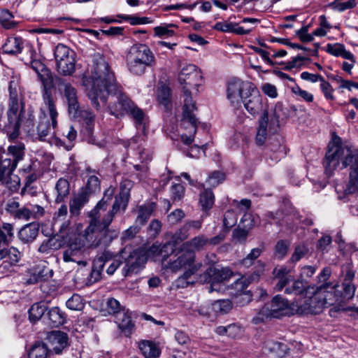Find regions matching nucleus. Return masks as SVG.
Listing matches in <instances>:
<instances>
[{
    "mask_svg": "<svg viewBox=\"0 0 358 358\" xmlns=\"http://www.w3.org/2000/svg\"><path fill=\"white\" fill-rule=\"evenodd\" d=\"M114 193L113 188L107 189L103 198L88 213L91 220L87 227L85 235L92 246L110 245L118 237L119 231L109 229V226L116 214L120 211L122 213L125 212L129 198L124 196V194L115 195L111 210L105 213L113 200Z\"/></svg>",
    "mask_w": 358,
    "mask_h": 358,
    "instance_id": "nucleus-1",
    "label": "nucleus"
},
{
    "mask_svg": "<svg viewBox=\"0 0 358 358\" xmlns=\"http://www.w3.org/2000/svg\"><path fill=\"white\" fill-rule=\"evenodd\" d=\"M92 63L89 75H84L83 77V84L92 106L99 110L101 106L99 99L105 100L106 91L117 83L114 72L103 55L94 54Z\"/></svg>",
    "mask_w": 358,
    "mask_h": 358,
    "instance_id": "nucleus-2",
    "label": "nucleus"
},
{
    "mask_svg": "<svg viewBox=\"0 0 358 358\" xmlns=\"http://www.w3.org/2000/svg\"><path fill=\"white\" fill-rule=\"evenodd\" d=\"M341 163L342 169H348V181L344 189L345 195L358 192V151L348 146L333 145L326 153L323 165L325 173L331 176Z\"/></svg>",
    "mask_w": 358,
    "mask_h": 358,
    "instance_id": "nucleus-3",
    "label": "nucleus"
},
{
    "mask_svg": "<svg viewBox=\"0 0 358 358\" xmlns=\"http://www.w3.org/2000/svg\"><path fill=\"white\" fill-rule=\"evenodd\" d=\"M9 102L7 112L8 120V136L11 141L15 140L20 135L21 122L25 117L23 96L17 81L12 80L8 85Z\"/></svg>",
    "mask_w": 358,
    "mask_h": 358,
    "instance_id": "nucleus-4",
    "label": "nucleus"
},
{
    "mask_svg": "<svg viewBox=\"0 0 358 358\" xmlns=\"http://www.w3.org/2000/svg\"><path fill=\"white\" fill-rule=\"evenodd\" d=\"M147 262V256L141 250H133L131 247L126 246L120 251L117 259L112 260L106 269V273L113 275L115 271L124 264L122 268V274L124 277L138 273Z\"/></svg>",
    "mask_w": 358,
    "mask_h": 358,
    "instance_id": "nucleus-5",
    "label": "nucleus"
},
{
    "mask_svg": "<svg viewBox=\"0 0 358 358\" xmlns=\"http://www.w3.org/2000/svg\"><path fill=\"white\" fill-rule=\"evenodd\" d=\"M126 63L130 73L141 76L145 73L148 68L155 65L156 59L148 45L138 43L129 48L126 55Z\"/></svg>",
    "mask_w": 358,
    "mask_h": 358,
    "instance_id": "nucleus-6",
    "label": "nucleus"
},
{
    "mask_svg": "<svg viewBox=\"0 0 358 358\" xmlns=\"http://www.w3.org/2000/svg\"><path fill=\"white\" fill-rule=\"evenodd\" d=\"M87 228L83 231L81 236L72 239L67 248L63 252V260L65 262H73L81 266L87 264L86 258L90 255V250L92 249H106L109 245L92 246V243L87 239L85 232Z\"/></svg>",
    "mask_w": 358,
    "mask_h": 358,
    "instance_id": "nucleus-7",
    "label": "nucleus"
},
{
    "mask_svg": "<svg viewBox=\"0 0 358 358\" xmlns=\"http://www.w3.org/2000/svg\"><path fill=\"white\" fill-rule=\"evenodd\" d=\"M50 118L45 113L43 108H40V115L35 126V118L32 111L25 114V117L21 122L20 128L31 135H37L40 141H45L47 137L54 134V129L57 125H53L50 122Z\"/></svg>",
    "mask_w": 358,
    "mask_h": 358,
    "instance_id": "nucleus-8",
    "label": "nucleus"
},
{
    "mask_svg": "<svg viewBox=\"0 0 358 358\" xmlns=\"http://www.w3.org/2000/svg\"><path fill=\"white\" fill-rule=\"evenodd\" d=\"M291 303L280 295L273 298L271 302L266 303L259 310L252 322L259 324L271 318H280L284 316L292 315Z\"/></svg>",
    "mask_w": 358,
    "mask_h": 358,
    "instance_id": "nucleus-9",
    "label": "nucleus"
},
{
    "mask_svg": "<svg viewBox=\"0 0 358 358\" xmlns=\"http://www.w3.org/2000/svg\"><path fill=\"white\" fill-rule=\"evenodd\" d=\"M106 92L105 100L100 101L105 104L108 99L110 113L116 117L123 116L133 106L134 102L122 92L120 85L109 88Z\"/></svg>",
    "mask_w": 358,
    "mask_h": 358,
    "instance_id": "nucleus-10",
    "label": "nucleus"
},
{
    "mask_svg": "<svg viewBox=\"0 0 358 358\" xmlns=\"http://www.w3.org/2000/svg\"><path fill=\"white\" fill-rule=\"evenodd\" d=\"M57 69L63 76H71L75 71V52L63 44H58L54 52Z\"/></svg>",
    "mask_w": 358,
    "mask_h": 358,
    "instance_id": "nucleus-11",
    "label": "nucleus"
},
{
    "mask_svg": "<svg viewBox=\"0 0 358 358\" xmlns=\"http://www.w3.org/2000/svg\"><path fill=\"white\" fill-rule=\"evenodd\" d=\"M24 145L22 143L8 148L7 153L0 157V175L1 173L3 174L13 172L19 162L24 158Z\"/></svg>",
    "mask_w": 358,
    "mask_h": 358,
    "instance_id": "nucleus-12",
    "label": "nucleus"
},
{
    "mask_svg": "<svg viewBox=\"0 0 358 358\" xmlns=\"http://www.w3.org/2000/svg\"><path fill=\"white\" fill-rule=\"evenodd\" d=\"M202 266V263L196 261V254L187 250H181L178 257L170 262L168 268L173 272L181 270L186 273H196Z\"/></svg>",
    "mask_w": 358,
    "mask_h": 358,
    "instance_id": "nucleus-13",
    "label": "nucleus"
},
{
    "mask_svg": "<svg viewBox=\"0 0 358 358\" xmlns=\"http://www.w3.org/2000/svg\"><path fill=\"white\" fill-rule=\"evenodd\" d=\"M76 114H69L74 118H80L83 122L82 133L85 140L91 144L102 147L104 145L103 141H99L94 136V125L95 115L89 110L81 109L80 106L78 108Z\"/></svg>",
    "mask_w": 358,
    "mask_h": 358,
    "instance_id": "nucleus-14",
    "label": "nucleus"
},
{
    "mask_svg": "<svg viewBox=\"0 0 358 358\" xmlns=\"http://www.w3.org/2000/svg\"><path fill=\"white\" fill-rule=\"evenodd\" d=\"M252 87L251 83H245L236 78L232 79L228 83L227 98L234 106H238Z\"/></svg>",
    "mask_w": 358,
    "mask_h": 358,
    "instance_id": "nucleus-15",
    "label": "nucleus"
},
{
    "mask_svg": "<svg viewBox=\"0 0 358 358\" xmlns=\"http://www.w3.org/2000/svg\"><path fill=\"white\" fill-rule=\"evenodd\" d=\"M56 82L59 90L66 99L69 114H76L78 113V108L80 106L76 89L63 78H57Z\"/></svg>",
    "mask_w": 358,
    "mask_h": 358,
    "instance_id": "nucleus-16",
    "label": "nucleus"
},
{
    "mask_svg": "<svg viewBox=\"0 0 358 358\" xmlns=\"http://www.w3.org/2000/svg\"><path fill=\"white\" fill-rule=\"evenodd\" d=\"M242 102L246 110L254 117L267 110L266 105L263 103L262 96L254 87L249 92H248Z\"/></svg>",
    "mask_w": 358,
    "mask_h": 358,
    "instance_id": "nucleus-17",
    "label": "nucleus"
},
{
    "mask_svg": "<svg viewBox=\"0 0 358 358\" xmlns=\"http://www.w3.org/2000/svg\"><path fill=\"white\" fill-rule=\"evenodd\" d=\"M233 275V273L229 268H217L209 267L199 276V280L202 283L210 282L209 292L213 291V284L222 282L228 280Z\"/></svg>",
    "mask_w": 358,
    "mask_h": 358,
    "instance_id": "nucleus-18",
    "label": "nucleus"
},
{
    "mask_svg": "<svg viewBox=\"0 0 358 358\" xmlns=\"http://www.w3.org/2000/svg\"><path fill=\"white\" fill-rule=\"evenodd\" d=\"M20 259V252L15 248L0 250V273L6 274L15 271Z\"/></svg>",
    "mask_w": 358,
    "mask_h": 358,
    "instance_id": "nucleus-19",
    "label": "nucleus"
},
{
    "mask_svg": "<svg viewBox=\"0 0 358 358\" xmlns=\"http://www.w3.org/2000/svg\"><path fill=\"white\" fill-rule=\"evenodd\" d=\"M202 79L201 71L194 64H187L180 70L178 80L181 85L195 87L197 88Z\"/></svg>",
    "mask_w": 358,
    "mask_h": 358,
    "instance_id": "nucleus-20",
    "label": "nucleus"
},
{
    "mask_svg": "<svg viewBox=\"0 0 358 358\" xmlns=\"http://www.w3.org/2000/svg\"><path fill=\"white\" fill-rule=\"evenodd\" d=\"M322 288L321 291V299L325 308L342 301L341 291L338 290V285L333 282L323 283L315 286V288Z\"/></svg>",
    "mask_w": 358,
    "mask_h": 358,
    "instance_id": "nucleus-21",
    "label": "nucleus"
},
{
    "mask_svg": "<svg viewBox=\"0 0 358 358\" xmlns=\"http://www.w3.org/2000/svg\"><path fill=\"white\" fill-rule=\"evenodd\" d=\"M45 343L50 351L59 354L68 346L69 336L65 332L61 331H52L49 332L45 338Z\"/></svg>",
    "mask_w": 358,
    "mask_h": 358,
    "instance_id": "nucleus-22",
    "label": "nucleus"
},
{
    "mask_svg": "<svg viewBox=\"0 0 358 358\" xmlns=\"http://www.w3.org/2000/svg\"><path fill=\"white\" fill-rule=\"evenodd\" d=\"M184 96L183 119L189 122L194 127V132L196 131L198 120L193 113L196 110L195 101H193L191 92L185 86L182 87Z\"/></svg>",
    "mask_w": 358,
    "mask_h": 358,
    "instance_id": "nucleus-23",
    "label": "nucleus"
},
{
    "mask_svg": "<svg viewBox=\"0 0 358 358\" xmlns=\"http://www.w3.org/2000/svg\"><path fill=\"white\" fill-rule=\"evenodd\" d=\"M112 260V254L104 251L101 256L97 257L93 261L92 271L89 276V281L94 283L102 278L103 271L106 264Z\"/></svg>",
    "mask_w": 358,
    "mask_h": 358,
    "instance_id": "nucleus-24",
    "label": "nucleus"
},
{
    "mask_svg": "<svg viewBox=\"0 0 358 358\" xmlns=\"http://www.w3.org/2000/svg\"><path fill=\"white\" fill-rule=\"evenodd\" d=\"M203 222V217L197 220H187L173 235V239L175 243L187 239L191 234V230H194L195 232L199 231L202 227Z\"/></svg>",
    "mask_w": 358,
    "mask_h": 358,
    "instance_id": "nucleus-25",
    "label": "nucleus"
},
{
    "mask_svg": "<svg viewBox=\"0 0 358 358\" xmlns=\"http://www.w3.org/2000/svg\"><path fill=\"white\" fill-rule=\"evenodd\" d=\"M249 221L250 223L244 224L243 228L237 227L233 230L231 240L235 243H245L246 242L249 230L254 226V222L251 215H244L241 219V222Z\"/></svg>",
    "mask_w": 358,
    "mask_h": 358,
    "instance_id": "nucleus-26",
    "label": "nucleus"
},
{
    "mask_svg": "<svg viewBox=\"0 0 358 358\" xmlns=\"http://www.w3.org/2000/svg\"><path fill=\"white\" fill-rule=\"evenodd\" d=\"M309 289L311 290L308 294H312L311 296L308 297L309 301V309L310 315H317L322 312L325 306L321 299V288H315V285H313Z\"/></svg>",
    "mask_w": 358,
    "mask_h": 358,
    "instance_id": "nucleus-27",
    "label": "nucleus"
},
{
    "mask_svg": "<svg viewBox=\"0 0 358 358\" xmlns=\"http://www.w3.org/2000/svg\"><path fill=\"white\" fill-rule=\"evenodd\" d=\"M39 224L31 222L22 227L18 232V238L23 243L29 244L32 243L38 236Z\"/></svg>",
    "mask_w": 358,
    "mask_h": 358,
    "instance_id": "nucleus-28",
    "label": "nucleus"
},
{
    "mask_svg": "<svg viewBox=\"0 0 358 358\" xmlns=\"http://www.w3.org/2000/svg\"><path fill=\"white\" fill-rule=\"evenodd\" d=\"M207 241H208V238L205 234H199L183 243L181 245V250L194 253L203 250L207 245Z\"/></svg>",
    "mask_w": 358,
    "mask_h": 358,
    "instance_id": "nucleus-29",
    "label": "nucleus"
},
{
    "mask_svg": "<svg viewBox=\"0 0 358 358\" xmlns=\"http://www.w3.org/2000/svg\"><path fill=\"white\" fill-rule=\"evenodd\" d=\"M42 99L44 106L41 107V108H43L45 113H46V111L49 113L50 120L52 122V124L57 125L58 113L56 108L55 99L53 97L52 93L47 92H43Z\"/></svg>",
    "mask_w": 358,
    "mask_h": 358,
    "instance_id": "nucleus-30",
    "label": "nucleus"
},
{
    "mask_svg": "<svg viewBox=\"0 0 358 358\" xmlns=\"http://www.w3.org/2000/svg\"><path fill=\"white\" fill-rule=\"evenodd\" d=\"M213 29L220 31L234 33L238 35L248 34L252 31L251 28L244 29L236 23L227 21L217 22L213 26Z\"/></svg>",
    "mask_w": 358,
    "mask_h": 358,
    "instance_id": "nucleus-31",
    "label": "nucleus"
},
{
    "mask_svg": "<svg viewBox=\"0 0 358 358\" xmlns=\"http://www.w3.org/2000/svg\"><path fill=\"white\" fill-rule=\"evenodd\" d=\"M115 318L121 331L125 336H129L134 329V324L131 320V316L124 310H122V313H118Z\"/></svg>",
    "mask_w": 358,
    "mask_h": 358,
    "instance_id": "nucleus-32",
    "label": "nucleus"
},
{
    "mask_svg": "<svg viewBox=\"0 0 358 358\" xmlns=\"http://www.w3.org/2000/svg\"><path fill=\"white\" fill-rule=\"evenodd\" d=\"M241 264L245 268H249L253 264H255V270L247 278V280L249 283L257 281L259 279V277L264 272L265 264L260 260H258L255 263L250 258L246 257L241 260Z\"/></svg>",
    "mask_w": 358,
    "mask_h": 358,
    "instance_id": "nucleus-33",
    "label": "nucleus"
},
{
    "mask_svg": "<svg viewBox=\"0 0 358 358\" xmlns=\"http://www.w3.org/2000/svg\"><path fill=\"white\" fill-rule=\"evenodd\" d=\"M310 287H313V285H308L307 282L303 280H295L293 278V281L286 287L285 293L296 296H306L311 290V289H309Z\"/></svg>",
    "mask_w": 358,
    "mask_h": 358,
    "instance_id": "nucleus-34",
    "label": "nucleus"
},
{
    "mask_svg": "<svg viewBox=\"0 0 358 358\" xmlns=\"http://www.w3.org/2000/svg\"><path fill=\"white\" fill-rule=\"evenodd\" d=\"M279 117L280 114L278 108H275L274 118H271V120L268 118V111L266 110L262 113V115L259 120V127H263V129H266L271 132H275L276 131V128L278 127Z\"/></svg>",
    "mask_w": 358,
    "mask_h": 358,
    "instance_id": "nucleus-35",
    "label": "nucleus"
},
{
    "mask_svg": "<svg viewBox=\"0 0 358 358\" xmlns=\"http://www.w3.org/2000/svg\"><path fill=\"white\" fill-rule=\"evenodd\" d=\"M88 196L85 193H81L78 191L76 195L69 201V211L71 216H78L80 214L81 209L89 201Z\"/></svg>",
    "mask_w": 358,
    "mask_h": 358,
    "instance_id": "nucleus-36",
    "label": "nucleus"
},
{
    "mask_svg": "<svg viewBox=\"0 0 358 358\" xmlns=\"http://www.w3.org/2000/svg\"><path fill=\"white\" fill-rule=\"evenodd\" d=\"M156 203L153 201L148 202L138 206V216L136 222L141 225L145 224L156 208Z\"/></svg>",
    "mask_w": 358,
    "mask_h": 358,
    "instance_id": "nucleus-37",
    "label": "nucleus"
},
{
    "mask_svg": "<svg viewBox=\"0 0 358 358\" xmlns=\"http://www.w3.org/2000/svg\"><path fill=\"white\" fill-rule=\"evenodd\" d=\"M55 188L57 192L55 202L57 203L64 202L70 194V183L69 180L64 178H60L56 182Z\"/></svg>",
    "mask_w": 358,
    "mask_h": 358,
    "instance_id": "nucleus-38",
    "label": "nucleus"
},
{
    "mask_svg": "<svg viewBox=\"0 0 358 358\" xmlns=\"http://www.w3.org/2000/svg\"><path fill=\"white\" fill-rule=\"evenodd\" d=\"M139 349L145 358H157L161 353L156 343L150 341H141Z\"/></svg>",
    "mask_w": 358,
    "mask_h": 358,
    "instance_id": "nucleus-39",
    "label": "nucleus"
},
{
    "mask_svg": "<svg viewBox=\"0 0 358 358\" xmlns=\"http://www.w3.org/2000/svg\"><path fill=\"white\" fill-rule=\"evenodd\" d=\"M50 350L47 344L42 341L36 342L28 353L29 358H47Z\"/></svg>",
    "mask_w": 358,
    "mask_h": 358,
    "instance_id": "nucleus-40",
    "label": "nucleus"
},
{
    "mask_svg": "<svg viewBox=\"0 0 358 358\" xmlns=\"http://www.w3.org/2000/svg\"><path fill=\"white\" fill-rule=\"evenodd\" d=\"M49 324L53 327H57L65 322L64 313L58 307L51 308L47 313Z\"/></svg>",
    "mask_w": 358,
    "mask_h": 358,
    "instance_id": "nucleus-41",
    "label": "nucleus"
},
{
    "mask_svg": "<svg viewBox=\"0 0 358 358\" xmlns=\"http://www.w3.org/2000/svg\"><path fill=\"white\" fill-rule=\"evenodd\" d=\"M101 189L100 180L96 176H90L84 187L79 189L81 193H85L86 196L90 197L91 195L99 192Z\"/></svg>",
    "mask_w": 358,
    "mask_h": 358,
    "instance_id": "nucleus-42",
    "label": "nucleus"
},
{
    "mask_svg": "<svg viewBox=\"0 0 358 358\" xmlns=\"http://www.w3.org/2000/svg\"><path fill=\"white\" fill-rule=\"evenodd\" d=\"M22 38H8L3 45V52L8 55H17L22 50Z\"/></svg>",
    "mask_w": 358,
    "mask_h": 358,
    "instance_id": "nucleus-43",
    "label": "nucleus"
},
{
    "mask_svg": "<svg viewBox=\"0 0 358 358\" xmlns=\"http://www.w3.org/2000/svg\"><path fill=\"white\" fill-rule=\"evenodd\" d=\"M157 101L159 104L164 106L166 110L171 108V89L168 86L162 85L158 87Z\"/></svg>",
    "mask_w": 358,
    "mask_h": 358,
    "instance_id": "nucleus-44",
    "label": "nucleus"
},
{
    "mask_svg": "<svg viewBox=\"0 0 358 358\" xmlns=\"http://www.w3.org/2000/svg\"><path fill=\"white\" fill-rule=\"evenodd\" d=\"M13 238V226L10 223H3L0 227V250L4 249L3 245H8Z\"/></svg>",
    "mask_w": 358,
    "mask_h": 358,
    "instance_id": "nucleus-45",
    "label": "nucleus"
},
{
    "mask_svg": "<svg viewBox=\"0 0 358 358\" xmlns=\"http://www.w3.org/2000/svg\"><path fill=\"white\" fill-rule=\"evenodd\" d=\"M305 296L303 299L296 300L291 303L292 315L310 314L308 297L307 295Z\"/></svg>",
    "mask_w": 358,
    "mask_h": 358,
    "instance_id": "nucleus-46",
    "label": "nucleus"
},
{
    "mask_svg": "<svg viewBox=\"0 0 358 358\" xmlns=\"http://www.w3.org/2000/svg\"><path fill=\"white\" fill-rule=\"evenodd\" d=\"M264 346L266 349L280 357H284L289 350L287 345L274 341H267Z\"/></svg>",
    "mask_w": 358,
    "mask_h": 358,
    "instance_id": "nucleus-47",
    "label": "nucleus"
},
{
    "mask_svg": "<svg viewBox=\"0 0 358 358\" xmlns=\"http://www.w3.org/2000/svg\"><path fill=\"white\" fill-rule=\"evenodd\" d=\"M38 76L43 86L42 93L45 92H52V89L54 86V79L51 71L49 69H43V71H42V72H41Z\"/></svg>",
    "mask_w": 358,
    "mask_h": 358,
    "instance_id": "nucleus-48",
    "label": "nucleus"
},
{
    "mask_svg": "<svg viewBox=\"0 0 358 358\" xmlns=\"http://www.w3.org/2000/svg\"><path fill=\"white\" fill-rule=\"evenodd\" d=\"M47 310V307L44 303H34L29 310V318L31 322L38 321Z\"/></svg>",
    "mask_w": 358,
    "mask_h": 358,
    "instance_id": "nucleus-49",
    "label": "nucleus"
},
{
    "mask_svg": "<svg viewBox=\"0 0 358 358\" xmlns=\"http://www.w3.org/2000/svg\"><path fill=\"white\" fill-rule=\"evenodd\" d=\"M215 201V196L210 189H205L200 194L199 203L203 210L210 209Z\"/></svg>",
    "mask_w": 358,
    "mask_h": 358,
    "instance_id": "nucleus-50",
    "label": "nucleus"
},
{
    "mask_svg": "<svg viewBox=\"0 0 358 358\" xmlns=\"http://www.w3.org/2000/svg\"><path fill=\"white\" fill-rule=\"evenodd\" d=\"M236 222L237 215L235 211L232 210H227L224 215L222 231L228 233L229 229L236 224Z\"/></svg>",
    "mask_w": 358,
    "mask_h": 358,
    "instance_id": "nucleus-51",
    "label": "nucleus"
},
{
    "mask_svg": "<svg viewBox=\"0 0 358 358\" xmlns=\"http://www.w3.org/2000/svg\"><path fill=\"white\" fill-rule=\"evenodd\" d=\"M290 247V243L286 240L278 241L274 249V256L278 259H282L287 254Z\"/></svg>",
    "mask_w": 358,
    "mask_h": 358,
    "instance_id": "nucleus-52",
    "label": "nucleus"
},
{
    "mask_svg": "<svg viewBox=\"0 0 358 358\" xmlns=\"http://www.w3.org/2000/svg\"><path fill=\"white\" fill-rule=\"evenodd\" d=\"M213 309L217 313L225 314L232 308V303L229 299L217 300L213 304Z\"/></svg>",
    "mask_w": 358,
    "mask_h": 358,
    "instance_id": "nucleus-53",
    "label": "nucleus"
},
{
    "mask_svg": "<svg viewBox=\"0 0 358 358\" xmlns=\"http://www.w3.org/2000/svg\"><path fill=\"white\" fill-rule=\"evenodd\" d=\"M66 306L73 310H81L83 309L85 303L81 296L77 294H74L66 301Z\"/></svg>",
    "mask_w": 358,
    "mask_h": 358,
    "instance_id": "nucleus-54",
    "label": "nucleus"
},
{
    "mask_svg": "<svg viewBox=\"0 0 358 358\" xmlns=\"http://www.w3.org/2000/svg\"><path fill=\"white\" fill-rule=\"evenodd\" d=\"M127 113L132 117L136 125H142L144 123L145 113L134 103H133V106L131 107V109H129Z\"/></svg>",
    "mask_w": 358,
    "mask_h": 358,
    "instance_id": "nucleus-55",
    "label": "nucleus"
},
{
    "mask_svg": "<svg viewBox=\"0 0 358 358\" xmlns=\"http://www.w3.org/2000/svg\"><path fill=\"white\" fill-rule=\"evenodd\" d=\"M308 248L304 244H299L294 248V250L290 258L291 262H297L304 257L308 252Z\"/></svg>",
    "mask_w": 358,
    "mask_h": 358,
    "instance_id": "nucleus-56",
    "label": "nucleus"
},
{
    "mask_svg": "<svg viewBox=\"0 0 358 358\" xmlns=\"http://www.w3.org/2000/svg\"><path fill=\"white\" fill-rule=\"evenodd\" d=\"M28 207L29 220H38L45 214L44 208L38 204L28 203Z\"/></svg>",
    "mask_w": 358,
    "mask_h": 358,
    "instance_id": "nucleus-57",
    "label": "nucleus"
},
{
    "mask_svg": "<svg viewBox=\"0 0 358 358\" xmlns=\"http://www.w3.org/2000/svg\"><path fill=\"white\" fill-rule=\"evenodd\" d=\"M106 309L108 313L115 315V316L118 313H122V310H124L120 302L114 298H110L108 299L106 303Z\"/></svg>",
    "mask_w": 358,
    "mask_h": 358,
    "instance_id": "nucleus-58",
    "label": "nucleus"
},
{
    "mask_svg": "<svg viewBox=\"0 0 358 358\" xmlns=\"http://www.w3.org/2000/svg\"><path fill=\"white\" fill-rule=\"evenodd\" d=\"M175 25L173 24H164L161 26H158L154 28L155 36L162 37V36H171L175 32L173 29H171V27H174Z\"/></svg>",
    "mask_w": 358,
    "mask_h": 358,
    "instance_id": "nucleus-59",
    "label": "nucleus"
},
{
    "mask_svg": "<svg viewBox=\"0 0 358 358\" xmlns=\"http://www.w3.org/2000/svg\"><path fill=\"white\" fill-rule=\"evenodd\" d=\"M121 17L129 22L131 25L144 24L151 23L152 21L148 17H138L136 15H122Z\"/></svg>",
    "mask_w": 358,
    "mask_h": 358,
    "instance_id": "nucleus-60",
    "label": "nucleus"
},
{
    "mask_svg": "<svg viewBox=\"0 0 358 358\" xmlns=\"http://www.w3.org/2000/svg\"><path fill=\"white\" fill-rule=\"evenodd\" d=\"M343 292H341V299H350L355 293V287L352 282L348 283L346 282H342Z\"/></svg>",
    "mask_w": 358,
    "mask_h": 358,
    "instance_id": "nucleus-61",
    "label": "nucleus"
},
{
    "mask_svg": "<svg viewBox=\"0 0 358 358\" xmlns=\"http://www.w3.org/2000/svg\"><path fill=\"white\" fill-rule=\"evenodd\" d=\"M52 271L48 267H43L40 269L37 273L34 274V282L38 281H46L52 276Z\"/></svg>",
    "mask_w": 358,
    "mask_h": 358,
    "instance_id": "nucleus-62",
    "label": "nucleus"
},
{
    "mask_svg": "<svg viewBox=\"0 0 358 358\" xmlns=\"http://www.w3.org/2000/svg\"><path fill=\"white\" fill-rule=\"evenodd\" d=\"M194 273H183L182 275L176 280V285L178 288H185L194 283V280H191L192 276Z\"/></svg>",
    "mask_w": 358,
    "mask_h": 358,
    "instance_id": "nucleus-63",
    "label": "nucleus"
},
{
    "mask_svg": "<svg viewBox=\"0 0 358 358\" xmlns=\"http://www.w3.org/2000/svg\"><path fill=\"white\" fill-rule=\"evenodd\" d=\"M20 208L21 206L20 203L14 199H12L8 201L5 209L8 213H9L14 218H16Z\"/></svg>",
    "mask_w": 358,
    "mask_h": 358,
    "instance_id": "nucleus-64",
    "label": "nucleus"
}]
</instances>
